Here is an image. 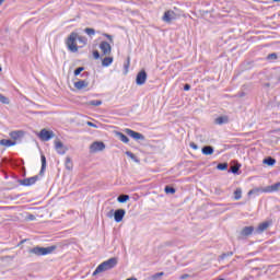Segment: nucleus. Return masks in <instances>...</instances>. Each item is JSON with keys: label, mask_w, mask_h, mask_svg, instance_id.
Instances as JSON below:
<instances>
[{"label": "nucleus", "mask_w": 280, "mask_h": 280, "mask_svg": "<svg viewBox=\"0 0 280 280\" xmlns=\"http://www.w3.org/2000/svg\"><path fill=\"white\" fill-rule=\"evenodd\" d=\"M116 137L122 141V143H130V139L128 138V136L124 135V132L121 131H116Z\"/></svg>", "instance_id": "22"}, {"label": "nucleus", "mask_w": 280, "mask_h": 280, "mask_svg": "<svg viewBox=\"0 0 280 280\" xmlns=\"http://www.w3.org/2000/svg\"><path fill=\"white\" fill-rule=\"evenodd\" d=\"M240 167H242V164H237L235 166H232L229 172L231 174H240Z\"/></svg>", "instance_id": "33"}, {"label": "nucleus", "mask_w": 280, "mask_h": 280, "mask_svg": "<svg viewBox=\"0 0 280 280\" xmlns=\"http://www.w3.org/2000/svg\"><path fill=\"white\" fill-rule=\"evenodd\" d=\"M162 21H164V23H171L172 21H176V12L172 10L165 11Z\"/></svg>", "instance_id": "11"}, {"label": "nucleus", "mask_w": 280, "mask_h": 280, "mask_svg": "<svg viewBox=\"0 0 280 280\" xmlns=\"http://www.w3.org/2000/svg\"><path fill=\"white\" fill-rule=\"evenodd\" d=\"M252 233H255V226L250 225V226H245L242 229V231L240 232V236L238 240H242V237H249V235Z\"/></svg>", "instance_id": "13"}, {"label": "nucleus", "mask_w": 280, "mask_h": 280, "mask_svg": "<svg viewBox=\"0 0 280 280\" xmlns=\"http://www.w3.org/2000/svg\"><path fill=\"white\" fill-rule=\"evenodd\" d=\"M259 194H266V187H256L248 191V196H259Z\"/></svg>", "instance_id": "17"}, {"label": "nucleus", "mask_w": 280, "mask_h": 280, "mask_svg": "<svg viewBox=\"0 0 280 280\" xmlns=\"http://www.w3.org/2000/svg\"><path fill=\"white\" fill-rule=\"evenodd\" d=\"M39 179L38 175H35L33 177L20 179V185H23V187H32V185H36L37 180Z\"/></svg>", "instance_id": "8"}, {"label": "nucleus", "mask_w": 280, "mask_h": 280, "mask_svg": "<svg viewBox=\"0 0 280 280\" xmlns=\"http://www.w3.org/2000/svg\"><path fill=\"white\" fill-rule=\"evenodd\" d=\"M9 163H10V165H12L13 167H20V170H21L23 176H25L26 170H25V166H23V165H25V161H24L23 159L20 160V163H18L16 160H10Z\"/></svg>", "instance_id": "12"}, {"label": "nucleus", "mask_w": 280, "mask_h": 280, "mask_svg": "<svg viewBox=\"0 0 280 280\" xmlns=\"http://www.w3.org/2000/svg\"><path fill=\"white\" fill-rule=\"evenodd\" d=\"M100 49L103 54V56H110V52L113 51V47L108 42H101Z\"/></svg>", "instance_id": "10"}, {"label": "nucleus", "mask_w": 280, "mask_h": 280, "mask_svg": "<svg viewBox=\"0 0 280 280\" xmlns=\"http://www.w3.org/2000/svg\"><path fill=\"white\" fill-rule=\"evenodd\" d=\"M103 36H105V38L109 39V43H113V35H109L107 33H104Z\"/></svg>", "instance_id": "42"}, {"label": "nucleus", "mask_w": 280, "mask_h": 280, "mask_svg": "<svg viewBox=\"0 0 280 280\" xmlns=\"http://www.w3.org/2000/svg\"><path fill=\"white\" fill-rule=\"evenodd\" d=\"M0 145H4L5 148H12V145H16V141L10 139L0 140Z\"/></svg>", "instance_id": "23"}, {"label": "nucleus", "mask_w": 280, "mask_h": 280, "mask_svg": "<svg viewBox=\"0 0 280 280\" xmlns=\"http://www.w3.org/2000/svg\"><path fill=\"white\" fill-rule=\"evenodd\" d=\"M226 257H233V252L223 253L219 256V259H226Z\"/></svg>", "instance_id": "36"}, {"label": "nucleus", "mask_w": 280, "mask_h": 280, "mask_svg": "<svg viewBox=\"0 0 280 280\" xmlns=\"http://www.w3.org/2000/svg\"><path fill=\"white\" fill-rule=\"evenodd\" d=\"M125 215V209L110 210L109 212H107V218H114L115 222H121Z\"/></svg>", "instance_id": "4"}, {"label": "nucleus", "mask_w": 280, "mask_h": 280, "mask_svg": "<svg viewBox=\"0 0 280 280\" xmlns=\"http://www.w3.org/2000/svg\"><path fill=\"white\" fill-rule=\"evenodd\" d=\"M125 132L128 135V137H131V139H135V141H144V139H145V136H143L142 133L137 132L132 129L126 128Z\"/></svg>", "instance_id": "7"}, {"label": "nucleus", "mask_w": 280, "mask_h": 280, "mask_svg": "<svg viewBox=\"0 0 280 280\" xmlns=\"http://www.w3.org/2000/svg\"><path fill=\"white\" fill-rule=\"evenodd\" d=\"M94 60H100V50H93Z\"/></svg>", "instance_id": "41"}, {"label": "nucleus", "mask_w": 280, "mask_h": 280, "mask_svg": "<svg viewBox=\"0 0 280 280\" xmlns=\"http://www.w3.org/2000/svg\"><path fill=\"white\" fill-rule=\"evenodd\" d=\"M272 1H275L276 3H279V2H280V0H272Z\"/></svg>", "instance_id": "50"}, {"label": "nucleus", "mask_w": 280, "mask_h": 280, "mask_svg": "<svg viewBox=\"0 0 280 280\" xmlns=\"http://www.w3.org/2000/svg\"><path fill=\"white\" fill-rule=\"evenodd\" d=\"M85 34H88V36H95V30L94 28H85L84 30Z\"/></svg>", "instance_id": "38"}, {"label": "nucleus", "mask_w": 280, "mask_h": 280, "mask_svg": "<svg viewBox=\"0 0 280 280\" xmlns=\"http://www.w3.org/2000/svg\"><path fill=\"white\" fill-rule=\"evenodd\" d=\"M88 106H102V101L100 100L89 101Z\"/></svg>", "instance_id": "35"}, {"label": "nucleus", "mask_w": 280, "mask_h": 280, "mask_svg": "<svg viewBox=\"0 0 280 280\" xmlns=\"http://www.w3.org/2000/svg\"><path fill=\"white\" fill-rule=\"evenodd\" d=\"M116 266H117V258L112 257L108 260H105L102 264H100L92 275L93 277H96V275L106 272L107 270H113V268H115Z\"/></svg>", "instance_id": "1"}, {"label": "nucleus", "mask_w": 280, "mask_h": 280, "mask_svg": "<svg viewBox=\"0 0 280 280\" xmlns=\"http://www.w3.org/2000/svg\"><path fill=\"white\" fill-rule=\"evenodd\" d=\"M55 150L59 154H67L68 149H67V147H65V143H62V141L57 140V141H55Z\"/></svg>", "instance_id": "15"}, {"label": "nucleus", "mask_w": 280, "mask_h": 280, "mask_svg": "<svg viewBox=\"0 0 280 280\" xmlns=\"http://www.w3.org/2000/svg\"><path fill=\"white\" fill-rule=\"evenodd\" d=\"M159 277H164L165 276V272L161 271V272H158Z\"/></svg>", "instance_id": "49"}, {"label": "nucleus", "mask_w": 280, "mask_h": 280, "mask_svg": "<svg viewBox=\"0 0 280 280\" xmlns=\"http://www.w3.org/2000/svg\"><path fill=\"white\" fill-rule=\"evenodd\" d=\"M77 40H79L81 47H85V45L89 43V38H86V36L78 35Z\"/></svg>", "instance_id": "29"}, {"label": "nucleus", "mask_w": 280, "mask_h": 280, "mask_svg": "<svg viewBox=\"0 0 280 280\" xmlns=\"http://www.w3.org/2000/svg\"><path fill=\"white\" fill-rule=\"evenodd\" d=\"M148 80V72L145 70H140L136 77V84L138 86H143Z\"/></svg>", "instance_id": "6"}, {"label": "nucleus", "mask_w": 280, "mask_h": 280, "mask_svg": "<svg viewBox=\"0 0 280 280\" xmlns=\"http://www.w3.org/2000/svg\"><path fill=\"white\" fill-rule=\"evenodd\" d=\"M2 69H1V67H0V71H1Z\"/></svg>", "instance_id": "53"}, {"label": "nucleus", "mask_w": 280, "mask_h": 280, "mask_svg": "<svg viewBox=\"0 0 280 280\" xmlns=\"http://www.w3.org/2000/svg\"><path fill=\"white\" fill-rule=\"evenodd\" d=\"M0 102H1V104H10V98H8L3 94H0Z\"/></svg>", "instance_id": "37"}, {"label": "nucleus", "mask_w": 280, "mask_h": 280, "mask_svg": "<svg viewBox=\"0 0 280 280\" xmlns=\"http://www.w3.org/2000/svg\"><path fill=\"white\" fill-rule=\"evenodd\" d=\"M277 58H278L277 52H272L267 56V60H277Z\"/></svg>", "instance_id": "40"}, {"label": "nucleus", "mask_w": 280, "mask_h": 280, "mask_svg": "<svg viewBox=\"0 0 280 280\" xmlns=\"http://www.w3.org/2000/svg\"><path fill=\"white\" fill-rule=\"evenodd\" d=\"M88 126H90V128H97V125L91 121H88Z\"/></svg>", "instance_id": "47"}, {"label": "nucleus", "mask_w": 280, "mask_h": 280, "mask_svg": "<svg viewBox=\"0 0 280 280\" xmlns=\"http://www.w3.org/2000/svg\"><path fill=\"white\" fill-rule=\"evenodd\" d=\"M38 137L42 141H49L50 139H54V131L42 129L38 133Z\"/></svg>", "instance_id": "9"}, {"label": "nucleus", "mask_w": 280, "mask_h": 280, "mask_svg": "<svg viewBox=\"0 0 280 280\" xmlns=\"http://www.w3.org/2000/svg\"><path fill=\"white\" fill-rule=\"evenodd\" d=\"M86 86H89V82L86 80H79L74 82V88L78 91H82V89H86Z\"/></svg>", "instance_id": "19"}, {"label": "nucleus", "mask_w": 280, "mask_h": 280, "mask_svg": "<svg viewBox=\"0 0 280 280\" xmlns=\"http://www.w3.org/2000/svg\"><path fill=\"white\" fill-rule=\"evenodd\" d=\"M106 150V144L102 141H95L90 145V152L95 154V152H104Z\"/></svg>", "instance_id": "5"}, {"label": "nucleus", "mask_w": 280, "mask_h": 280, "mask_svg": "<svg viewBox=\"0 0 280 280\" xmlns=\"http://www.w3.org/2000/svg\"><path fill=\"white\" fill-rule=\"evenodd\" d=\"M28 220H36V217L34 214H30Z\"/></svg>", "instance_id": "48"}, {"label": "nucleus", "mask_w": 280, "mask_h": 280, "mask_svg": "<svg viewBox=\"0 0 280 280\" xmlns=\"http://www.w3.org/2000/svg\"><path fill=\"white\" fill-rule=\"evenodd\" d=\"M189 145L192 150H198V144H196L195 142H190Z\"/></svg>", "instance_id": "44"}, {"label": "nucleus", "mask_w": 280, "mask_h": 280, "mask_svg": "<svg viewBox=\"0 0 280 280\" xmlns=\"http://www.w3.org/2000/svg\"><path fill=\"white\" fill-rule=\"evenodd\" d=\"M113 57H105L103 60H102V66L103 67H110L113 65Z\"/></svg>", "instance_id": "27"}, {"label": "nucleus", "mask_w": 280, "mask_h": 280, "mask_svg": "<svg viewBox=\"0 0 280 280\" xmlns=\"http://www.w3.org/2000/svg\"><path fill=\"white\" fill-rule=\"evenodd\" d=\"M184 91H191V85L189 83H186L184 85Z\"/></svg>", "instance_id": "43"}, {"label": "nucleus", "mask_w": 280, "mask_h": 280, "mask_svg": "<svg viewBox=\"0 0 280 280\" xmlns=\"http://www.w3.org/2000/svg\"><path fill=\"white\" fill-rule=\"evenodd\" d=\"M164 191H165V194H176V188L167 185V186H165Z\"/></svg>", "instance_id": "34"}, {"label": "nucleus", "mask_w": 280, "mask_h": 280, "mask_svg": "<svg viewBox=\"0 0 280 280\" xmlns=\"http://www.w3.org/2000/svg\"><path fill=\"white\" fill-rule=\"evenodd\" d=\"M264 165H268L269 167H272L277 163V160L272 156H267L262 160Z\"/></svg>", "instance_id": "24"}, {"label": "nucleus", "mask_w": 280, "mask_h": 280, "mask_svg": "<svg viewBox=\"0 0 280 280\" xmlns=\"http://www.w3.org/2000/svg\"><path fill=\"white\" fill-rule=\"evenodd\" d=\"M189 277H190L189 273H184L179 277V279L185 280V279H189Z\"/></svg>", "instance_id": "45"}, {"label": "nucleus", "mask_w": 280, "mask_h": 280, "mask_svg": "<svg viewBox=\"0 0 280 280\" xmlns=\"http://www.w3.org/2000/svg\"><path fill=\"white\" fill-rule=\"evenodd\" d=\"M214 124L218 126H223V124H229V116H219L215 118Z\"/></svg>", "instance_id": "21"}, {"label": "nucleus", "mask_w": 280, "mask_h": 280, "mask_svg": "<svg viewBox=\"0 0 280 280\" xmlns=\"http://www.w3.org/2000/svg\"><path fill=\"white\" fill-rule=\"evenodd\" d=\"M3 1H5V0H0V5L3 3Z\"/></svg>", "instance_id": "52"}, {"label": "nucleus", "mask_w": 280, "mask_h": 280, "mask_svg": "<svg viewBox=\"0 0 280 280\" xmlns=\"http://www.w3.org/2000/svg\"><path fill=\"white\" fill-rule=\"evenodd\" d=\"M77 40H78V33L75 32L70 33V35L66 39V45L69 51H71L72 54H75L79 49Z\"/></svg>", "instance_id": "3"}, {"label": "nucleus", "mask_w": 280, "mask_h": 280, "mask_svg": "<svg viewBox=\"0 0 280 280\" xmlns=\"http://www.w3.org/2000/svg\"><path fill=\"white\" fill-rule=\"evenodd\" d=\"M128 200H130V196L128 195H119L117 197V201L120 203L128 202Z\"/></svg>", "instance_id": "30"}, {"label": "nucleus", "mask_w": 280, "mask_h": 280, "mask_svg": "<svg viewBox=\"0 0 280 280\" xmlns=\"http://www.w3.org/2000/svg\"><path fill=\"white\" fill-rule=\"evenodd\" d=\"M66 170H68L69 172H71V170H73V162L71 161V158L67 156L66 158Z\"/></svg>", "instance_id": "28"}, {"label": "nucleus", "mask_w": 280, "mask_h": 280, "mask_svg": "<svg viewBox=\"0 0 280 280\" xmlns=\"http://www.w3.org/2000/svg\"><path fill=\"white\" fill-rule=\"evenodd\" d=\"M269 226H272V221H265L258 225V228L255 230V233L261 235V233H264V231H267Z\"/></svg>", "instance_id": "14"}, {"label": "nucleus", "mask_w": 280, "mask_h": 280, "mask_svg": "<svg viewBox=\"0 0 280 280\" xmlns=\"http://www.w3.org/2000/svg\"><path fill=\"white\" fill-rule=\"evenodd\" d=\"M126 154L129 156V159H132V161H136L137 163L139 162V160H137V155H135V153L127 151Z\"/></svg>", "instance_id": "39"}, {"label": "nucleus", "mask_w": 280, "mask_h": 280, "mask_svg": "<svg viewBox=\"0 0 280 280\" xmlns=\"http://www.w3.org/2000/svg\"><path fill=\"white\" fill-rule=\"evenodd\" d=\"M240 97H244V93H241V94H240Z\"/></svg>", "instance_id": "51"}, {"label": "nucleus", "mask_w": 280, "mask_h": 280, "mask_svg": "<svg viewBox=\"0 0 280 280\" xmlns=\"http://www.w3.org/2000/svg\"><path fill=\"white\" fill-rule=\"evenodd\" d=\"M24 132L21 131V130H18V131H11L10 132V137L11 139H13L14 141L19 140V139H22Z\"/></svg>", "instance_id": "26"}, {"label": "nucleus", "mask_w": 280, "mask_h": 280, "mask_svg": "<svg viewBox=\"0 0 280 280\" xmlns=\"http://www.w3.org/2000/svg\"><path fill=\"white\" fill-rule=\"evenodd\" d=\"M201 152L205 156H211V154L214 152V149L211 145H205L202 147Z\"/></svg>", "instance_id": "20"}, {"label": "nucleus", "mask_w": 280, "mask_h": 280, "mask_svg": "<svg viewBox=\"0 0 280 280\" xmlns=\"http://www.w3.org/2000/svg\"><path fill=\"white\" fill-rule=\"evenodd\" d=\"M217 170H220L221 172H224L225 170H229V163L224 162V163H219L217 165Z\"/></svg>", "instance_id": "31"}, {"label": "nucleus", "mask_w": 280, "mask_h": 280, "mask_svg": "<svg viewBox=\"0 0 280 280\" xmlns=\"http://www.w3.org/2000/svg\"><path fill=\"white\" fill-rule=\"evenodd\" d=\"M40 161H42V168L39 171V176H44L45 171L47 170V158L45 156V154L40 155Z\"/></svg>", "instance_id": "18"}, {"label": "nucleus", "mask_w": 280, "mask_h": 280, "mask_svg": "<svg viewBox=\"0 0 280 280\" xmlns=\"http://www.w3.org/2000/svg\"><path fill=\"white\" fill-rule=\"evenodd\" d=\"M279 189H280V182H278L271 186H266L265 194H272L275 191H279Z\"/></svg>", "instance_id": "16"}, {"label": "nucleus", "mask_w": 280, "mask_h": 280, "mask_svg": "<svg viewBox=\"0 0 280 280\" xmlns=\"http://www.w3.org/2000/svg\"><path fill=\"white\" fill-rule=\"evenodd\" d=\"M152 280H156V279H161V276H159V273H154L153 276H151Z\"/></svg>", "instance_id": "46"}, {"label": "nucleus", "mask_w": 280, "mask_h": 280, "mask_svg": "<svg viewBox=\"0 0 280 280\" xmlns=\"http://www.w3.org/2000/svg\"><path fill=\"white\" fill-rule=\"evenodd\" d=\"M234 200H242V188H236L234 191Z\"/></svg>", "instance_id": "32"}, {"label": "nucleus", "mask_w": 280, "mask_h": 280, "mask_svg": "<svg viewBox=\"0 0 280 280\" xmlns=\"http://www.w3.org/2000/svg\"><path fill=\"white\" fill-rule=\"evenodd\" d=\"M84 71V67H79L74 70V77L78 78V75H81V78H86L89 77V72H83Z\"/></svg>", "instance_id": "25"}, {"label": "nucleus", "mask_w": 280, "mask_h": 280, "mask_svg": "<svg viewBox=\"0 0 280 280\" xmlns=\"http://www.w3.org/2000/svg\"><path fill=\"white\" fill-rule=\"evenodd\" d=\"M56 248H57L56 245L48 246V247L36 246L31 248L28 253H31L32 255H36L37 257H43L45 255H51V253H54Z\"/></svg>", "instance_id": "2"}]
</instances>
